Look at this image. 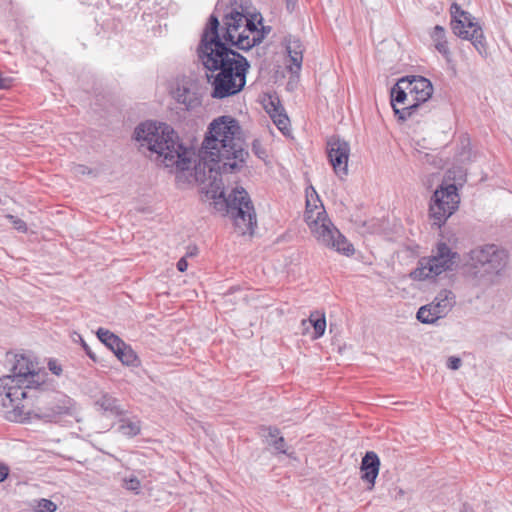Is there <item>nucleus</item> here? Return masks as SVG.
Listing matches in <instances>:
<instances>
[{
  "label": "nucleus",
  "mask_w": 512,
  "mask_h": 512,
  "mask_svg": "<svg viewBox=\"0 0 512 512\" xmlns=\"http://www.w3.org/2000/svg\"><path fill=\"white\" fill-rule=\"evenodd\" d=\"M302 326L304 335L308 333L309 327H312L311 338L316 339L320 337V314L318 312L312 313L308 320L302 321Z\"/></svg>",
  "instance_id": "nucleus-25"
},
{
  "label": "nucleus",
  "mask_w": 512,
  "mask_h": 512,
  "mask_svg": "<svg viewBox=\"0 0 512 512\" xmlns=\"http://www.w3.org/2000/svg\"><path fill=\"white\" fill-rule=\"evenodd\" d=\"M76 337L78 338V340L80 341L81 343V346L83 347V349L85 350L87 356L93 360L94 362L97 360L96 359V355L92 352V350L90 349V347L88 346V344L85 342V340L82 338V336L80 334H77L75 333Z\"/></svg>",
  "instance_id": "nucleus-33"
},
{
  "label": "nucleus",
  "mask_w": 512,
  "mask_h": 512,
  "mask_svg": "<svg viewBox=\"0 0 512 512\" xmlns=\"http://www.w3.org/2000/svg\"><path fill=\"white\" fill-rule=\"evenodd\" d=\"M44 391H38L42 398L43 405L33 408L29 403L30 411L27 418L19 421L20 423L30 422L33 419L43 420L45 422H54L57 418L64 414H70L72 409V400L68 396L61 393L52 395L44 394Z\"/></svg>",
  "instance_id": "nucleus-7"
},
{
  "label": "nucleus",
  "mask_w": 512,
  "mask_h": 512,
  "mask_svg": "<svg viewBox=\"0 0 512 512\" xmlns=\"http://www.w3.org/2000/svg\"><path fill=\"white\" fill-rule=\"evenodd\" d=\"M201 153L211 179L206 194L214 200L215 209L231 216L241 235L252 234L256 226V213L247 191L236 187L226 197L220 177L222 173L239 171L248 157L239 122L231 116L214 119L202 143Z\"/></svg>",
  "instance_id": "nucleus-1"
},
{
  "label": "nucleus",
  "mask_w": 512,
  "mask_h": 512,
  "mask_svg": "<svg viewBox=\"0 0 512 512\" xmlns=\"http://www.w3.org/2000/svg\"><path fill=\"white\" fill-rule=\"evenodd\" d=\"M327 154L335 174L341 179L346 177L348 174V160L350 155L348 142L338 137L329 138L327 141Z\"/></svg>",
  "instance_id": "nucleus-14"
},
{
  "label": "nucleus",
  "mask_w": 512,
  "mask_h": 512,
  "mask_svg": "<svg viewBox=\"0 0 512 512\" xmlns=\"http://www.w3.org/2000/svg\"><path fill=\"white\" fill-rule=\"evenodd\" d=\"M455 304V295L452 291L441 290L432 303L422 306L417 312V319L425 324H431L446 316Z\"/></svg>",
  "instance_id": "nucleus-13"
},
{
  "label": "nucleus",
  "mask_w": 512,
  "mask_h": 512,
  "mask_svg": "<svg viewBox=\"0 0 512 512\" xmlns=\"http://www.w3.org/2000/svg\"><path fill=\"white\" fill-rule=\"evenodd\" d=\"M322 242L327 246L333 248L339 253L346 256L354 254L353 245L346 239L344 235L334 226L331 220L327 217L324 206L322 205Z\"/></svg>",
  "instance_id": "nucleus-15"
},
{
  "label": "nucleus",
  "mask_w": 512,
  "mask_h": 512,
  "mask_svg": "<svg viewBox=\"0 0 512 512\" xmlns=\"http://www.w3.org/2000/svg\"><path fill=\"white\" fill-rule=\"evenodd\" d=\"M272 120H273L274 124L277 126V128L284 135H288L290 133V129H289L290 121H289V118H288L287 114L285 113V111L282 112L281 114H274Z\"/></svg>",
  "instance_id": "nucleus-27"
},
{
  "label": "nucleus",
  "mask_w": 512,
  "mask_h": 512,
  "mask_svg": "<svg viewBox=\"0 0 512 512\" xmlns=\"http://www.w3.org/2000/svg\"><path fill=\"white\" fill-rule=\"evenodd\" d=\"M474 267L488 275H497L506 265L507 255L496 245H486L472 250Z\"/></svg>",
  "instance_id": "nucleus-12"
},
{
  "label": "nucleus",
  "mask_w": 512,
  "mask_h": 512,
  "mask_svg": "<svg viewBox=\"0 0 512 512\" xmlns=\"http://www.w3.org/2000/svg\"><path fill=\"white\" fill-rule=\"evenodd\" d=\"M194 250H196V248ZM195 254H196V251H191L188 253V255H190V256L195 255Z\"/></svg>",
  "instance_id": "nucleus-45"
},
{
  "label": "nucleus",
  "mask_w": 512,
  "mask_h": 512,
  "mask_svg": "<svg viewBox=\"0 0 512 512\" xmlns=\"http://www.w3.org/2000/svg\"><path fill=\"white\" fill-rule=\"evenodd\" d=\"M380 468V460L375 452H367L362 458L361 471L362 479L370 484L369 489L375 485Z\"/></svg>",
  "instance_id": "nucleus-17"
},
{
  "label": "nucleus",
  "mask_w": 512,
  "mask_h": 512,
  "mask_svg": "<svg viewBox=\"0 0 512 512\" xmlns=\"http://www.w3.org/2000/svg\"><path fill=\"white\" fill-rule=\"evenodd\" d=\"M123 482H124L123 486L125 489H127L129 491H133L136 494L139 493L141 484L137 477L131 476V477L125 478L123 480Z\"/></svg>",
  "instance_id": "nucleus-29"
},
{
  "label": "nucleus",
  "mask_w": 512,
  "mask_h": 512,
  "mask_svg": "<svg viewBox=\"0 0 512 512\" xmlns=\"http://www.w3.org/2000/svg\"><path fill=\"white\" fill-rule=\"evenodd\" d=\"M321 323H322V335H323L325 332V328H326V319H325V315L323 313H322Z\"/></svg>",
  "instance_id": "nucleus-44"
},
{
  "label": "nucleus",
  "mask_w": 512,
  "mask_h": 512,
  "mask_svg": "<svg viewBox=\"0 0 512 512\" xmlns=\"http://www.w3.org/2000/svg\"><path fill=\"white\" fill-rule=\"evenodd\" d=\"M228 44L220 34L218 17L211 14L203 29L197 54L204 68L210 72L206 76L212 86L211 97L215 99L237 95L246 85L250 64Z\"/></svg>",
  "instance_id": "nucleus-2"
},
{
  "label": "nucleus",
  "mask_w": 512,
  "mask_h": 512,
  "mask_svg": "<svg viewBox=\"0 0 512 512\" xmlns=\"http://www.w3.org/2000/svg\"><path fill=\"white\" fill-rule=\"evenodd\" d=\"M452 30L462 39L470 40L479 53L485 51V41L482 28L474 21L470 13L462 10L454 3L451 6Z\"/></svg>",
  "instance_id": "nucleus-9"
},
{
  "label": "nucleus",
  "mask_w": 512,
  "mask_h": 512,
  "mask_svg": "<svg viewBox=\"0 0 512 512\" xmlns=\"http://www.w3.org/2000/svg\"><path fill=\"white\" fill-rule=\"evenodd\" d=\"M11 374L0 378V405L9 421H21L29 414V399L37 397L32 391H43L48 373L29 356L16 354Z\"/></svg>",
  "instance_id": "nucleus-3"
},
{
  "label": "nucleus",
  "mask_w": 512,
  "mask_h": 512,
  "mask_svg": "<svg viewBox=\"0 0 512 512\" xmlns=\"http://www.w3.org/2000/svg\"><path fill=\"white\" fill-rule=\"evenodd\" d=\"M252 151L260 159H265L267 157L266 149L262 146V143L258 139H255L252 142Z\"/></svg>",
  "instance_id": "nucleus-31"
},
{
  "label": "nucleus",
  "mask_w": 512,
  "mask_h": 512,
  "mask_svg": "<svg viewBox=\"0 0 512 512\" xmlns=\"http://www.w3.org/2000/svg\"><path fill=\"white\" fill-rule=\"evenodd\" d=\"M431 38L437 51L448 59L450 50L445 36V29L440 25H436L431 33Z\"/></svg>",
  "instance_id": "nucleus-22"
},
{
  "label": "nucleus",
  "mask_w": 512,
  "mask_h": 512,
  "mask_svg": "<svg viewBox=\"0 0 512 512\" xmlns=\"http://www.w3.org/2000/svg\"><path fill=\"white\" fill-rule=\"evenodd\" d=\"M49 370L56 376H60L62 374V366L55 359H50L48 362Z\"/></svg>",
  "instance_id": "nucleus-34"
},
{
  "label": "nucleus",
  "mask_w": 512,
  "mask_h": 512,
  "mask_svg": "<svg viewBox=\"0 0 512 512\" xmlns=\"http://www.w3.org/2000/svg\"><path fill=\"white\" fill-rule=\"evenodd\" d=\"M177 103L185 106L186 110H192L201 104L198 94L186 85H178L172 92Z\"/></svg>",
  "instance_id": "nucleus-19"
},
{
  "label": "nucleus",
  "mask_w": 512,
  "mask_h": 512,
  "mask_svg": "<svg viewBox=\"0 0 512 512\" xmlns=\"http://www.w3.org/2000/svg\"><path fill=\"white\" fill-rule=\"evenodd\" d=\"M408 88L406 79L401 78L391 89V104L393 110L400 109L398 105H403V107L407 106L409 103V95L407 94Z\"/></svg>",
  "instance_id": "nucleus-20"
},
{
  "label": "nucleus",
  "mask_w": 512,
  "mask_h": 512,
  "mask_svg": "<svg viewBox=\"0 0 512 512\" xmlns=\"http://www.w3.org/2000/svg\"><path fill=\"white\" fill-rule=\"evenodd\" d=\"M95 405L104 412L112 415H121L124 409L120 406L118 399L108 393L101 394L96 400Z\"/></svg>",
  "instance_id": "nucleus-21"
},
{
  "label": "nucleus",
  "mask_w": 512,
  "mask_h": 512,
  "mask_svg": "<svg viewBox=\"0 0 512 512\" xmlns=\"http://www.w3.org/2000/svg\"><path fill=\"white\" fill-rule=\"evenodd\" d=\"M269 444L274 447L279 453L286 454V442L284 437H277L275 440H270Z\"/></svg>",
  "instance_id": "nucleus-32"
},
{
  "label": "nucleus",
  "mask_w": 512,
  "mask_h": 512,
  "mask_svg": "<svg viewBox=\"0 0 512 512\" xmlns=\"http://www.w3.org/2000/svg\"><path fill=\"white\" fill-rule=\"evenodd\" d=\"M9 476V468L0 463V483L5 481L7 477Z\"/></svg>",
  "instance_id": "nucleus-37"
},
{
  "label": "nucleus",
  "mask_w": 512,
  "mask_h": 512,
  "mask_svg": "<svg viewBox=\"0 0 512 512\" xmlns=\"http://www.w3.org/2000/svg\"><path fill=\"white\" fill-rule=\"evenodd\" d=\"M459 204V195L455 184L441 186L434 192L430 204V216L434 224L441 226L455 212Z\"/></svg>",
  "instance_id": "nucleus-11"
},
{
  "label": "nucleus",
  "mask_w": 512,
  "mask_h": 512,
  "mask_svg": "<svg viewBox=\"0 0 512 512\" xmlns=\"http://www.w3.org/2000/svg\"><path fill=\"white\" fill-rule=\"evenodd\" d=\"M187 267H188V263L186 261V258L185 257L180 258L179 261L177 262V269L180 272H185L187 270Z\"/></svg>",
  "instance_id": "nucleus-39"
},
{
  "label": "nucleus",
  "mask_w": 512,
  "mask_h": 512,
  "mask_svg": "<svg viewBox=\"0 0 512 512\" xmlns=\"http://www.w3.org/2000/svg\"><path fill=\"white\" fill-rule=\"evenodd\" d=\"M9 218L12 219L14 228L18 231L25 232L27 230V225L23 220L15 218L14 216H9Z\"/></svg>",
  "instance_id": "nucleus-36"
},
{
  "label": "nucleus",
  "mask_w": 512,
  "mask_h": 512,
  "mask_svg": "<svg viewBox=\"0 0 512 512\" xmlns=\"http://www.w3.org/2000/svg\"><path fill=\"white\" fill-rule=\"evenodd\" d=\"M122 348H124V353L122 354V356H119V360L124 365H127V366H137L139 360H138V356L134 352V350L129 345H127L126 343H124V346Z\"/></svg>",
  "instance_id": "nucleus-26"
},
{
  "label": "nucleus",
  "mask_w": 512,
  "mask_h": 512,
  "mask_svg": "<svg viewBox=\"0 0 512 512\" xmlns=\"http://www.w3.org/2000/svg\"><path fill=\"white\" fill-rule=\"evenodd\" d=\"M268 437L270 438V440H275L277 437H281L279 429L276 427H269Z\"/></svg>",
  "instance_id": "nucleus-38"
},
{
  "label": "nucleus",
  "mask_w": 512,
  "mask_h": 512,
  "mask_svg": "<svg viewBox=\"0 0 512 512\" xmlns=\"http://www.w3.org/2000/svg\"><path fill=\"white\" fill-rule=\"evenodd\" d=\"M86 170H87V167L83 166V165H79L77 166L76 168V172L77 173H81V174H85L86 173Z\"/></svg>",
  "instance_id": "nucleus-43"
},
{
  "label": "nucleus",
  "mask_w": 512,
  "mask_h": 512,
  "mask_svg": "<svg viewBox=\"0 0 512 512\" xmlns=\"http://www.w3.org/2000/svg\"><path fill=\"white\" fill-rule=\"evenodd\" d=\"M240 8L232 7L225 13L220 24V34L229 45L248 51L259 45L271 28L262 24L260 12H250L243 5Z\"/></svg>",
  "instance_id": "nucleus-5"
},
{
  "label": "nucleus",
  "mask_w": 512,
  "mask_h": 512,
  "mask_svg": "<svg viewBox=\"0 0 512 512\" xmlns=\"http://www.w3.org/2000/svg\"><path fill=\"white\" fill-rule=\"evenodd\" d=\"M286 50L291 64L288 66L291 73H298L303 61L302 43L291 36L285 38Z\"/></svg>",
  "instance_id": "nucleus-18"
},
{
  "label": "nucleus",
  "mask_w": 512,
  "mask_h": 512,
  "mask_svg": "<svg viewBox=\"0 0 512 512\" xmlns=\"http://www.w3.org/2000/svg\"><path fill=\"white\" fill-rule=\"evenodd\" d=\"M409 95V103L402 109H396L395 114L399 119L406 120L410 118L433 94L431 82L422 76L405 77Z\"/></svg>",
  "instance_id": "nucleus-10"
},
{
  "label": "nucleus",
  "mask_w": 512,
  "mask_h": 512,
  "mask_svg": "<svg viewBox=\"0 0 512 512\" xmlns=\"http://www.w3.org/2000/svg\"><path fill=\"white\" fill-rule=\"evenodd\" d=\"M57 510V505L46 498H41L37 501L36 511L37 512H55Z\"/></svg>",
  "instance_id": "nucleus-28"
},
{
  "label": "nucleus",
  "mask_w": 512,
  "mask_h": 512,
  "mask_svg": "<svg viewBox=\"0 0 512 512\" xmlns=\"http://www.w3.org/2000/svg\"><path fill=\"white\" fill-rule=\"evenodd\" d=\"M462 361L459 357L451 356L447 360V366L451 370H458L461 367Z\"/></svg>",
  "instance_id": "nucleus-35"
},
{
  "label": "nucleus",
  "mask_w": 512,
  "mask_h": 512,
  "mask_svg": "<svg viewBox=\"0 0 512 512\" xmlns=\"http://www.w3.org/2000/svg\"><path fill=\"white\" fill-rule=\"evenodd\" d=\"M457 258V253L453 252L446 243H438L430 256L419 259L417 267L410 273V277L417 281L434 278L451 270Z\"/></svg>",
  "instance_id": "nucleus-6"
},
{
  "label": "nucleus",
  "mask_w": 512,
  "mask_h": 512,
  "mask_svg": "<svg viewBox=\"0 0 512 512\" xmlns=\"http://www.w3.org/2000/svg\"><path fill=\"white\" fill-rule=\"evenodd\" d=\"M134 138L141 146H147L151 152L162 157L165 167H175L178 171L191 168L193 152L180 143L177 133L170 125L143 122L135 128Z\"/></svg>",
  "instance_id": "nucleus-4"
},
{
  "label": "nucleus",
  "mask_w": 512,
  "mask_h": 512,
  "mask_svg": "<svg viewBox=\"0 0 512 512\" xmlns=\"http://www.w3.org/2000/svg\"><path fill=\"white\" fill-rule=\"evenodd\" d=\"M96 334L98 339L111 351L118 348L119 345L122 347L124 346L125 342L107 329L99 328Z\"/></svg>",
  "instance_id": "nucleus-24"
},
{
  "label": "nucleus",
  "mask_w": 512,
  "mask_h": 512,
  "mask_svg": "<svg viewBox=\"0 0 512 512\" xmlns=\"http://www.w3.org/2000/svg\"><path fill=\"white\" fill-rule=\"evenodd\" d=\"M112 352L119 359V356H122V354L124 353V348H122V346L119 345L118 348H115V350H112Z\"/></svg>",
  "instance_id": "nucleus-42"
},
{
  "label": "nucleus",
  "mask_w": 512,
  "mask_h": 512,
  "mask_svg": "<svg viewBox=\"0 0 512 512\" xmlns=\"http://www.w3.org/2000/svg\"><path fill=\"white\" fill-rule=\"evenodd\" d=\"M286 3V9L289 13H292L295 11L297 7V0H285Z\"/></svg>",
  "instance_id": "nucleus-40"
},
{
  "label": "nucleus",
  "mask_w": 512,
  "mask_h": 512,
  "mask_svg": "<svg viewBox=\"0 0 512 512\" xmlns=\"http://www.w3.org/2000/svg\"><path fill=\"white\" fill-rule=\"evenodd\" d=\"M306 206L304 212V221L311 230L314 237L320 239V226L318 221L320 220V211L318 210L317 202H320V196L317 190L312 186L306 188Z\"/></svg>",
  "instance_id": "nucleus-16"
},
{
  "label": "nucleus",
  "mask_w": 512,
  "mask_h": 512,
  "mask_svg": "<svg viewBox=\"0 0 512 512\" xmlns=\"http://www.w3.org/2000/svg\"><path fill=\"white\" fill-rule=\"evenodd\" d=\"M118 431L127 437H134L141 431V423L138 419L122 418L119 421Z\"/></svg>",
  "instance_id": "nucleus-23"
},
{
  "label": "nucleus",
  "mask_w": 512,
  "mask_h": 512,
  "mask_svg": "<svg viewBox=\"0 0 512 512\" xmlns=\"http://www.w3.org/2000/svg\"><path fill=\"white\" fill-rule=\"evenodd\" d=\"M265 108L269 113L271 119H273L274 114H281L282 112H284V108L282 107L278 99H270L269 103L265 106Z\"/></svg>",
  "instance_id": "nucleus-30"
},
{
  "label": "nucleus",
  "mask_w": 512,
  "mask_h": 512,
  "mask_svg": "<svg viewBox=\"0 0 512 512\" xmlns=\"http://www.w3.org/2000/svg\"><path fill=\"white\" fill-rule=\"evenodd\" d=\"M80 2L88 6H98L100 0H80Z\"/></svg>",
  "instance_id": "nucleus-41"
},
{
  "label": "nucleus",
  "mask_w": 512,
  "mask_h": 512,
  "mask_svg": "<svg viewBox=\"0 0 512 512\" xmlns=\"http://www.w3.org/2000/svg\"><path fill=\"white\" fill-rule=\"evenodd\" d=\"M44 391H38L42 398L43 405L33 408L29 403L30 411L27 418L19 421L20 423L30 422L33 419L43 420L45 422H54L57 418L64 414H70L72 409V400L68 396L61 393L52 395L44 394Z\"/></svg>",
  "instance_id": "nucleus-8"
}]
</instances>
